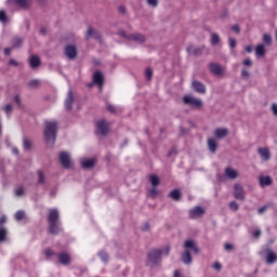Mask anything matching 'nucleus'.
Instances as JSON below:
<instances>
[{"instance_id": "37", "label": "nucleus", "mask_w": 277, "mask_h": 277, "mask_svg": "<svg viewBox=\"0 0 277 277\" xmlns=\"http://www.w3.org/2000/svg\"><path fill=\"white\" fill-rule=\"evenodd\" d=\"M157 186H154L150 190H149V196L151 198H157V196H159V190L156 189Z\"/></svg>"}, {"instance_id": "19", "label": "nucleus", "mask_w": 277, "mask_h": 277, "mask_svg": "<svg viewBox=\"0 0 277 277\" xmlns=\"http://www.w3.org/2000/svg\"><path fill=\"white\" fill-rule=\"evenodd\" d=\"M93 82L98 85L100 91L103 90V74L101 71H96L93 75Z\"/></svg>"}, {"instance_id": "23", "label": "nucleus", "mask_w": 277, "mask_h": 277, "mask_svg": "<svg viewBox=\"0 0 277 277\" xmlns=\"http://www.w3.org/2000/svg\"><path fill=\"white\" fill-rule=\"evenodd\" d=\"M29 65L30 68H38V66H40V57L37 55H31L29 58Z\"/></svg>"}, {"instance_id": "60", "label": "nucleus", "mask_w": 277, "mask_h": 277, "mask_svg": "<svg viewBox=\"0 0 277 277\" xmlns=\"http://www.w3.org/2000/svg\"><path fill=\"white\" fill-rule=\"evenodd\" d=\"M233 31H236V34H239L240 29L239 26L235 25L232 27Z\"/></svg>"}, {"instance_id": "54", "label": "nucleus", "mask_w": 277, "mask_h": 277, "mask_svg": "<svg viewBox=\"0 0 277 277\" xmlns=\"http://www.w3.org/2000/svg\"><path fill=\"white\" fill-rule=\"evenodd\" d=\"M272 111H273L274 116H277V104L272 105Z\"/></svg>"}, {"instance_id": "34", "label": "nucleus", "mask_w": 277, "mask_h": 277, "mask_svg": "<svg viewBox=\"0 0 277 277\" xmlns=\"http://www.w3.org/2000/svg\"><path fill=\"white\" fill-rule=\"evenodd\" d=\"M15 220L17 222H21V220H25V211H17L15 213Z\"/></svg>"}, {"instance_id": "51", "label": "nucleus", "mask_w": 277, "mask_h": 277, "mask_svg": "<svg viewBox=\"0 0 277 277\" xmlns=\"http://www.w3.org/2000/svg\"><path fill=\"white\" fill-rule=\"evenodd\" d=\"M212 267L216 272H221L222 271V264H220V262H215Z\"/></svg>"}, {"instance_id": "11", "label": "nucleus", "mask_w": 277, "mask_h": 277, "mask_svg": "<svg viewBox=\"0 0 277 277\" xmlns=\"http://www.w3.org/2000/svg\"><path fill=\"white\" fill-rule=\"evenodd\" d=\"M210 72L212 75H215L216 77H220V75H224V67L217 63H211L209 65Z\"/></svg>"}, {"instance_id": "4", "label": "nucleus", "mask_w": 277, "mask_h": 277, "mask_svg": "<svg viewBox=\"0 0 277 277\" xmlns=\"http://www.w3.org/2000/svg\"><path fill=\"white\" fill-rule=\"evenodd\" d=\"M183 103H184V105H187L188 107H192L193 109H202V106L205 105V103H202V100H200L194 95H184Z\"/></svg>"}, {"instance_id": "27", "label": "nucleus", "mask_w": 277, "mask_h": 277, "mask_svg": "<svg viewBox=\"0 0 277 277\" xmlns=\"http://www.w3.org/2000/svg\"><path fill=\"white\" fill-rule=\"evenodd\" d=\"M210 42H211L212 47L220 44V35L212 32L211 37H210Z\"/></svg>"}, {"instance_id": "3", "label": "nucleus", "mask_w": 277, "mask_h": 277, "mask_svg": "<svg viewBox=\"0 0 277 277\" xmlns=\"http://www.w3.org/2000/svg\"><path fill=\"white\" fill-rule=\"evenodd\" d=\"M57 123L55 121H47L44 129V137L47 142L53 144L55 142V137L57 135Z\"/></svg>"}, {"instance_id": "48", "label": "nucleus", "mask_w": 277, "mask_h": 277, "mask_svg": "<svg viewBox=\"0 0 277 277\" xmlns=\"http://www.w3.org/2000/svg\"><path fill=\"white\" fill-rule=\"evenodd\" d=\"M147 3L151 8H157V5H159V0H147Z\"/></svg>"}, {"instance_id": "58", "label": "nucleus", "mask_w": 277, "mask_h": 277, "mask_svg": "<svg viewBox=\"0 0 277 277\" xmlns=\"http://www.w3.org/2000/svg\"><path fill=\"white\" fill-rule=\"evenodd\" d=\"M8 220V217H5V215H3V216H1V219H0V226L2 225V224H5V221Z\"/></svg>"}, {"instance_id": "64", "label": "nucleus", "mask_w": 277, "mask_h": 277, "mask_svg": "<svg viewBox=\"0 0 277 277\" xmlns=\"http://www.w3.org/2000/svg\"><path fill=\"white\" fill-rule=\"evenodd\" d=\"M174 277H181V272L175 271V272H174Z\"/></svg>"}, {"instance_id": "33", "label": "nucleus", "mask_w": 277, "mask_h": 277, "mask_svg": "<svg viewBox=\"0 0 277 277\" xmlns=\"http://www.w3.org/2000/svg\"><path fill=\"white\" fill-rule=\"evenodd\" d=\"M23 146L25 150H31V141H29L28 138H24Z\"/></svg>"}, {"instance_id": "14", "label": "nucleus", "mask_w": 277, "mask_h": 277, "mask_svg": "<svg viewBox=\"0 0 277 277\" xmlns=\"http://www.w3.org/2000/svg\"><path fill=\"white\" fill-rule=\"evenodd\" d=\"M277 262V254L276 252L269 250V249H266V263L268 265H273V263H276Z\"/></svg>"}, {"instance_id": "29", "label": "nucleus", "mask_w": 277, "mask_h": 277, "mask_svg": "<svg viewBox=\"0 0 277 277\" xmlns=\"http://www.w3.org/2000/svg\"><path fill=\"white\" fill-rule=\"evenodd\" d=\"M149 181H150L153 187H157V185H159V183H160L159 176H157V175H150Z\"/></svg>"}, {"instance_id": "6", "label": "nucleus", "mask_w": 277, "mask_h": 277, "mask_svg": "<svg viewBox=\"0 0 277 277\" xmlns=\"http://www.w3.org/2000/svg\"><path fill=\"white\" fill-rule=\"evenodd\" d=\"M60 161L64 168H72V160L70 159V154L67 151H62L60 154Z\"/></svg>"}, {"instance_id": "62", "label": "nucleus", "mask_w": 277, "mask_h": 277, "mask_svg": "<svg viewBox=\"0 0 277 277\" xmlns=\"http://www.w3.org/2000/svg\"><path fill=\"white\" fill-rule=\"evenodd\" d=\"M119 12H120L121 14H124V12H127V8H124V6H119Z\"/></svg>"}, {"instance_id": "55", "label": "nucleus", "mask_w": 277, "mask_h": 277, "mask_svg": "<svg viewBox=\"0 0 277 277\" xmlns=\"http://www.w3.org/2000/svg\"><path fill=\"white\" fill-rule=\"evenodd\" d=\"M253 237H261V229H255L253 233Z\"/></svg>"}, {"instance_id": "56", "label": "nucleus", "mask_w": 277, "mask_h": 277, "mask_svg": "<svg viewBox=\"0 0 277 277\" xmlns=\"http://www.w3.org/2000/svg\"><path fill=\"white\" fill-rule=\"evenodd\" d=\"M245 51H247V53H252V51H253L252 45H247V47L245 48Z\"/></svg>"}, {"instance_id": "52", "label": "nucleus", "mask_w": 277, "mask_h": 277, "mask_svg": "<svg viewBox=\"0 0 277 277\" xmlns=\"http://www.w3.org/2000/svg\"><path fill=\"white\" fill-rule=\"evenodd\" d=\"M264 211H267V206H263V207L259 208L258 213H259L260 215H263V212H264Z\"/></svg>"}, {"instance_id": "22", "label": "nucleus", "mask_w": 277, "mask_h": 277, "mask_svg": "<svg viewBox=\"0 0 277 277\" xmlns=\"http://www.w3.org/2000/svg\"><path fill=\"white\" fill-rule=\"evenodd\" d=\"M130 40H134V42H140L142 44V42H146V37H144V35L141 34H133L129 36Z\"/></svg>"}, {"instance_id": "42", "label": "nucleus", "mask_w": 277, "mask_h": 277, "mask_svg": "<svg viewBox=\"0 0 277 277\" xmlns=\"http://www.w3.org/2000/svg\"><path fill=\"white\" fill-rule=\"evenodd\" d=\"M8 15L5 14V11H0V23H6Z\"/></svg>"}, {"instance_id": "38", "label": "nucleus", "mask_w": 277, "mask_h": 277, "mask_svg": "<svg viewBox=\"0 0 277 277\" xmlns=\"http://www.w3.org/2000/svg\"><path fill=\"white\" fill-rule=\"evenodd\" d=\"M100 259H102L103 263H107V260L109 259V256L107 255V253L105 251H101L98 253Z\"/></svg>"}, {"instance_id": "57", "label": "nucleus", "mask_w": 277, "mask_h": 277, "mask_svg": "<svg viewBox=\"0 0 277 277\" xmlns=\"http://www.w3.org/2000/svg\"><path fill=\"white\" fill-rule=\"evenodd\" d=\"M14 102H15L17 105H21V97H19L18 95H15Z\"/></svg>"}, {"instance_id": "43", "label": "nucleus", "mask_w": 277, "mask_h": 277, "mask_svg": "<svg viewBox=\"0 0 277 277\" xmlns=\"http://www.w3.org/2000/svg\"><path fill=\"white\" fill-rule=\"evenodd\" d=\"M15 3L19 5L21 8H27L28 1L27 0H15Z\"/></svg>"}, {"instance_id": "59", "label": "nucleus", "mask_w": 277, "mask_h": 277, "mask_svg": "<svg viewBox=\"0 0 277 277\" xmlns=\"http://www.w3.org/2000/svg\"><path fill=\"white\" fill-rule=\"evenodd\" d=\"M224 248H225V250H233V245H230V243H226L225 246H224Z\"/></svg>"}, {"instance_id": "20", "label": "nucleus", "mask_w": 277, "mask_h": 277, "mask_svg": "<svg viewBox=\"0 0 277 277\" xmlns=\"http://www.w3.org/2000/svg\"><path fill=\"white\" fill-rule=\"evenodd\" d=\"M202 51H205V47L196 48L194 45H189L187 48V53H189L190 55H202Z\"/></svg>"}, {"instance_id": "21", "label": "nucleus", "mask_w": 277, "mask_h": 277, "mask_svg": "<svg viewBox=\"0 0 277 277\" xmlns=\"http://www.w3.org/2000/svg\"><path fill=\"white\" fill-rule=\"evenodd\" d=\"M58 261H60V263H62V265H68V263H70V254L60 253Z\"/></svg>"}, {"instance_id": "24", "label": "nucleus", "mask_w": 277, "mask_h": 277, "mask_svg": "<svg viewBox=\"0 0 277 277\" xmlns=\"http://www.w3.org/2000/svg\"><path fill=\"white\" fill-rule=\"evenodd\" d=\"M82 168H84L85 170L90 169V168H94V159H82L80 161Z\"/></svg>"}, {"instance_id": "15", "label": "nucleus", "mask_w": 277, "mask_h": 277, "mask_svg": "<svg viewBox=\"0 0 277 277\" xmlns=\"http://www.w3.org/2000/svg\"><path fill=\"white\" fill-rule=\"evenodd\" d=\"M259 182H260V187H268L269 185H272V183H274V181L272 180V176H268V175H261L259 177Z\"/></svg>"}, {"instance_id": "2", "label": "nucleus", "mask_w": 277, "mask_h": 277, "mask_svg": "<svg viewBox=\"0 0 277 277\" xmlns=\"http://www.w3.org/2000/svg\"><path fill=\"white\" fill-rule=\"evenodd\" d=\"M60 220V211L57 209H51L48 214L49 230L52 235H57L62 230L57 221Z\"/></svg>"}, {"instance_id": "16", "label": "nucleus", "mask_w": 277, "mask_h": 277, "mask_svg": "<svg viewBox=\"0 0 277 277\" xmlns=\"http://www.w3.org/2000/svg\"><path fill=\"white\" fill-rule=\"evenodd\" d=\"M225 176H227V179L235 180L239 176V171L228 167L225 169Z\"/></svg>"}, {"instance_id": "40", "label": "nucleus", "mask_w": 277, "mask_h": 277, "mask_svg": "<svg viewBox=\"0 0 277 277\" xmlns=\"http://www.w3.org/2000/svg\"><path fill=\"white\" fill-rule=\"evenodd\" d=\"M229 209H230L232 211H238V210H239V203L236 202V201L229 202Z\"/></svg>"}, {"instance_id": "41", "label": "nucleus", "mask_w": 277, "mask_h": 277, "mask_svg": "<svg viewBox=\"0 0 277 277\" xmlns=\"http://www.w3.org/2000/svg\"><path fill=\"white\" fill-rule=\"evenodd\" d=\"M145 77H146V79H147L148 81H150V79H153V69L147 68V69L145 70Z\"/></svg>"}, {"instance_id": "63", "label": "nucleus", "mask_w": 277, "mask_h": 277, "mask_svg": "<svg viewBox=\"0 0 277 277\" xmlns=\"http://www.w3.org/2000/svg\"><path fill=\"white\" fill-rule=\"evenodd\" d=\"M10 65L11 66H18V63L16 61H14V60H11L10 61Z\"/></svg>"}, {"instance_id": "8", "label": "nucleus", "mask_w": 277, "mask_h": 277, "mask_svg": "<svg viewBox=\"0 0 277 277\" xmlns=\"http://www.w3.org/2000/svg\"><path fill=\"white\" fill-rule=\"evenodd\" d=\"M96 129L100 135H107V133L109 132V122L105 120H100L96 123Z\"/></svg>"}, {"instance_id": "30", "label": "nucleus", "mask_w": 277, "mask_h": 277, "mask_svg": "<svg viewBox=\"0 0 277 277\" xmlns=\"http://www.w3.org/2000/svg\"><path fill=\"white\" fill-rule=\"evenodd\" d=\"M8 237V229L5 227H0V241H5Z\"/></svg>"}, {"instance_id": "18", "label": "nucleus", "mask_w": 277, "mask_h": 277, "mask_svg": "<svg viewBox=\"0 0 277 277\" xmlns=\"http://www.w3.org/2000/svg\"><path fill=\"white\" fill-rule=\"evenodd\" d=\"M74 101H75V97L72 96V91H69L65 100V109H67V111H70L72 109Z\"/></svg>"}, {"instance_id": "61", "label": "nucleus", "mask_w": 277, "mask_h": 277, "mask_svg": "<svg viewBox=\"0 0 277 277\" xmlns=\"http://www.w3.org/2000/svg\"><path fill=\"white\" fill-rule=\"evenodd\" d=\"M10 53H12V49L10 48L4 49V55H10Z\"/></svg>"}, {"instance_id": "7", "label": "nucleus", "mask_w": 277, "mask_h": 277, "mask_svg": "<svg viewBox=\"0 0 277 277\" xmlns=\"http://www.w3.org/2000/svg\"><path fill=\"white\" fill-rule=\"evenodd\" d=\"M234 197L236 200H246V190L241 184L234 185Z\"/></svg>"}, {"instance_id": "46", "label": "nucleus", "mask_w": 277, "mask_h": 277, "mask_svg": "<svg viewBox=\"0 0 277 277\" xmlns=\"http://www.w3.org/2000/svg\"><path fill=\"white\" fill-rule=\"evenodd\" d=\"M229 49H235L237 47V41L234 38L228 39Z\"/></svg>"}, {"instance_id": "36", "label": "nucleus", "mask_w": 277, "mask_h": 277, "mask_svg": "<svg viewBox=\"0 0 277 277\" xmlns=\"http://www.w3.org/2000/svg\"><path fill=\"white\" fill-rule=\"evenodd\" d=\"M29 88H40V80H30L28 82Z\"/></svg>"}, {"instance_id": "28", "label": "nucleus", "mask_w": 277, "mask_h": 277, "mask_svg": "<svg viewBox=\"0 0 277 277\" xmlns=\"http://www.w3.org/2000/svg\"><path fill=\"white\" fill-rule=\"evenodd\" d=\"M169 196H170V198H172L173 200L179 201V200H181V190L174 189V190H172V192L170 193Z\"/></svg>"}, {"instance_id": "25", "label": "nucleus", "mask_w": 277, "mask_h": 277, "mask_svg": "<svg viewBox=\"0 0 277 277\" xmlns=\"http://www.w3.org/2000/svg\"><path fill=\"white\" fill-rule=\"evenodd\" d=\"M208 148L210 153H215L217 150V142L214 138H208Z\"/></svg>"}, {"instance_id": "1", "label": "nucleus", "mask_w": 277, "mask_h": 277, "mask_svg": "<svg viewBox=\"0 0 277 277\" xmlns=\"http://www.w3.org/2000/svg\"><path fill=\"white\" fill-rule=\"evenodd\" d=\"M185 251L182 253V261L185 263V265H190L193 259L192 253L189 252L193 250L195 254H198L200 252V249L196 246V242L192 239H188L184 242Z\"/></svg>"}, {"instance_id": "13", "label": "nucleus", "mask_w": 277, "mask_h": 277, "mask_svg": "<svg viewBox=\"0 0 277 277\" xmlns=\"http://www.w3.org/2000/svg\"><path fill=\"white\" fill-rule=\"evenodd\" d=\"M65 55H67L69 60H75V57H77V47L67 45L65 48Z\"/></svg>"}, {"instance_id": "5", "label": "nucleus", "mask_w": 277, "mask_h": 277, "mask_svg": "<svg viewBox=\"0 0 277 277\" xmlns=\"http://www.w3.org/2000/svg\"><path fill=\"white\" fill-rule=\"evenodd\" d=\"M148 261L151 265H157L161 261V250L154 249L148 253Z\"/></svg>"}, {"instance_id": "50", "label": "nucleus", "mask_w": 277, "mask_h": 277, "mask_svg": "<svg viewBox=\"0 0 277 277\" xmlns=\"http://www.w3.org/2000/svg\"><path fill=\"white\" fill-rule=\"evenodd\" d=\"M53 254H55V253L51 249H47L44 251V255L47 256V259H51V256H53Z\"/></svg>"}, {"instance_id": "49", "label": "nucleus", "mask_w": 277, "mask_h": 277, "mask_svg": "<svg viewBox=\"0 0 277 277\" xmlns=\"http://www.w3.org/2000/svg\"><path fill=\"white\" fill-rule=\"evenodd\" d=\"M38 176H39V183L41 185H44V173L42 171H39Z\"/></svg>"}, {"instance_id": "35", "label": "nucleus", "mask_w": 277, "mask_h": 277, "mask_svg": "<svg viewBox=\"0 0 277 277\" xmlns=\"http://www.w3.org/2000/svg\"><path fill=\"white\" fill-rule=\"evenodd\" d=\"M15 196H17L18 198H21V196H25V188H23V186H19L15 189Z\"/></svg>"}, {"instance_id": "31", "label": "nucleus", "mask_w": 277, "mask_h": 277, "mask_svg": "<svg viewBox=\"0 0 277 277\" xmlns=\"http://www.w3.org/2000/svg\"><path fill=\"white\" fill-rule=\"evenodd\" d=\"M13 49H18V47H21V44H23V39L16 37L13 39Z\"/></svg>"}, {"instance_id": "53", "label": "nucleus", "mask_w": 277, "mask_h": 277, "mask_svg": "<svg viewBox=\"0 0 277 277\" xmlns=\"http://www.w3.org/2000/svg\"><path fill=\"white\" fill-rule=\"evenodd\" d=\"M243 66H252V61L250 58L245 60Z\"/></svg>"}, {"instance_id": "44", "label": "nucleus", "mask_w": 277, "mask_h": 277, "mask_svg": "<svg viewBox=\"0 0 277 277\" xmlns=\"http://www.w3.org/2000/svg\"><path fill=\"white\" fill-rule=\"evenodd\" d=\"M161 256H168L170 254V248L167 246L160 250Z\"/></svg>"}, {"instance_id": "39", "label": "nucleus", "mask_w": 277, "mask_h": 277, "mask_svg": "<svg viewBox=\"0 0 277 277\" xmlns=\"http://www.w3.org/2000/svg\"><path fill=\"white\" fill-rule=\"evenodd\" d=\"M263 42H265V44H267L269 47L272 44V36L265 34L263 36Z\"/></svg>"}, {"instance_id": "12", "label": "nucleus", "mask_w": 277, "mask_h": 277, "mask_svg": "<svg viewBox=\"0 0 277 277\" xmlns=\"http://www.w3.org/2000/svg\"><path fill=\"white\" fill-rule=\"evenodd\" d=\"M192 87L195 92H198V94H207V87L205 85V83L195 80L192 82Z\"/></svg>"}, {"instance_id": "47", "label": "nucleus", "mask_w": 277, "mask_h": 277, "mask_svg": "<svg viewBox=\"0 0 277 277\" xmlns=\"http://www.w3.org/2000/svg\"><path fill=\"white\" fill-rule=\"evenodd\" d=\"M241 77L242 79H249L250 78V71L247 69L241 70Z\"/></svg>"}, {"instance_id": "32", "label": "nucleus", "mask_w": 277, "mask_h": 277, "mask_svg": "<svg viewBox=\"0 0 277 277\" xmlns=\"http://www.w3.org/2000/svg\"><path fill=\"white\" fill-rule=\"evenodd\" d=\"M98 38V32L94 31L92 28H89L87 31V38Z\"/></svg>"}, {"instance_id": "9", "label": "nucleus", "mask_w": 277, "mask_h": 277, "mask_svg": "<svg viewBox=\"0 0 277 277\" xmlns=\"http://www.w3.org/2000/svg\"><path fill=\"white\" fill-rule=\"evenodd\" d=\"M258 155H260L262 161H269V159H272V153L268 147H259Z\"/></svg>"}, {"instance_id": "45", "label": "nucleus", "mask_w": 277, "mask_h": 277, "mask_svg": "<svg viewBox=\"0 0 277 277\" xmlns=\"http://www.w3.org/2000/svg\"><path fill=\"white\" fill-rule=\"evenodd\" d=\"M4 111H5L6 116H10V113L13 111L12 104L5 105L4 106Z\"/></svg>"}, {"instance_id": "26", "label": "nucleus", "mask_w": 277, "mask_h": 277, "mask_svg": "<svg viewBox=\"0 0 277 277\" xmlns=\"http://www.w3.org/2000/svg\"><path fill=\"white\" fill-rule=\"evenodd\" d=\"M255 53H256L258 57H264L265 56V45L264 44L256 45Z\"/></svg>"}, {"instance_id": "10", "label": "nucleus", "mask_w": 277, "mask_h": 277, "mask_svg": "<svg viewBox=\"0 0 277 277\" xmlns=\"http://www.w3.org/2000/svg\"><path fill=\"white\" fill-rule=\"evenodd\" d=\"M205 215V209L200 206H197L189 210V217L192 220H197V217H202Z\"/></svg>"}, {"instance_id": "17", "label": "nucleus", "mask_w": 277, "mask_h": 277, "mask_svg": "<svg viewBox=\"0 0 277 277\" xmlns=\"http://www.w3.org/2000/svg\"><path fill=\"white\" fill-rule=\"evenodd\" d=\"M226 135H228V129H226V128H217L214 130V136L217 140H222V138L226 137Z\"/></svg>"}]
</instances>
